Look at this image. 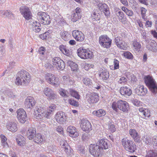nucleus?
Returning a JSON list of instances; mask_svg holds the SVG:
<instances>
[{
	"label": "nucleus",
	"mask_w": 157,
	"mask_h": 157,
	"mask_svg": "<svg viewBox=\"0 0 157 157\" xmlns=\"http://www.w3.org/2000/svg\"><path fill=\"white\" fill-rule=\"evenodd\" d=\"M44 109L41 107H37L34 109V117L37 119H41L44 112Z\"/></svg>",
	"instance_id": "nucleus-22"
},
{
	"label": "nucleus",
	"mask_w": 157,
	"mask_h": 157,
	"mask_svg": "<svg viewBox=\"0 0 157 157\" xmlns=\"http://www.w3.org/2000/svg\"><path fill=\"white\" fill-rule=\"evenodd\" d=\"M146 48L149 50L153 52L157 51V44L154 40L146 39Z\"/></svg>",
	"instance_id": "nucleus-12"
},
{
	"label": "nucleus",
	"mask_w": 157,
	"mask_h": 157,
	"mask_svg": "<svg viewBox=\"0 0 157 157\" xmlns=\"http://www.w3.org/2000/svg\"><path fill=\"white\" fill-rule=\"evenodd\" d=\"M55 118L56 121L60 124H63L66 120V116L64 113L61 111L58 112Z\"/></svg>",
	"instance_id": "nucleus-20"
},
{
	"label": "nucleus",
	"mask_w": 157,
	"mask_h": 157,
	"mask_svg": "<svg viewBox=\"0 0 157 157\" xmlns=\"http://www.w3.org/2000/svg\"><path fill=\"white\" fill-rule=\"evenodd\" d=\"M142 140L144 142L147 144H150L151 142V140L150 137L147 135H144L142 137Z\"/></svg>",
	"instance_id": "nucleus-42"
},
{
	"label": "nucleus",
	"mask_w": 157,
	"mask_h": 157,
	"mask_svg": "<svg viewBox=\"0 0 157 157\" xmlns=\"http://www.w3.org/2000/svg\"><path fill=\"white\" fill-rule=\"evenodd\" d=\"M120 92L123 95L130 96L132 94V90L129 87L122 86L120 88Z\"/></svg>",
	"instance_id": "nucleus-23"
},
{
	"label": "nucleus",
	"mask_w": 157,
	"mask_h": 157,
	"mask_svg": "<svg viewBox=\"0 0 157 157\" xmlns=\"http://www.w3.org/2000/svg\"><path fill=\"white\" fill-rule=\"evenodd\" d=\"M53 65L59 70H63L65 67L64 61L59 57H54L52 60Z\"/></svg>",
	"instance_id": "nucleus-8"
},
{
	"label": "nucleus",
	"mask_w": 157,
	"mask_h": 157,
	"mask_svg": "<svg viewBox=\"0 0 157 157\" xmlns=\"http://www.w3.org/2000/svg\"><path fill=\"white\" fill-rule=\"evenodd\" d=\"M0 14L11 19H13L14 17V15L10 10H1Z\"/></svg>",
	"instance_id": "nucleus-31"
},
{
	"label": "nucleus",
	"mask_w": 157,
	"mask_h": 157,
	"mask_svg": "<svg viewBox=\"0 0 157 157\" xmlns=\"http://www.w3.org/2000/svg\"><path fill=\"white\" fill-rule=\"evenodd\" d=\"M99 146L103 149H108L110 146L109 141L107 139H102L99 140Z\"/></svg>",
	"instance_id": "nucleus-26"
},
{
	"label": "nucleus",
	"mask_w": 157,
	"mask_h": 157,
	"mask_svg": "<svg viewBox=\"0 0 157 157\" xmlns=\"http://www.w3.org/2000/svg\"><path fill=\"white\" fill-rule=\"evenodd\" d=\"M145 83L151 91V94L155 95L157 93V84L152 76H145L144 78Z\"/></svg>",
	"instance_id": "nucleus-2"
},
{
	"label": "nucleus",
	"mask_w": 157,
	"mask_h": 157,
	"mask_svg": "<svg viewBox=\"0 0 157 157\" xmlns=\"http://www.w3.org/2000/svg\"><path fill=\"white\" fill-rule=\"evenodd\" d=\"M109 128L112 132H114L116 130L115 126L113 124H111L109 125Z\"/></svg>",
	"instance_id": "nucleus-63"
},
{
	"label": "nucleus",
	"mask_w": 157,
	"mask_h": 157,
	"mask_svg": "<svg viewBox=\"0 0 157 157\" xmlns=\"http://www.w3.org/2000/svg\"><path fill=\"white\" fill-rule=\"evenodd\" d=\"M36 129L33 127L30 128L27 132V135L28 138L30 140L33 139L36 135Z\"/></svg>",
	"instance_id": "nucleus-29"
},
{
	"label": "nucleus",
	"mask_w": 157,
	"mask_h": 157,
	"mask_svg": "<svg viewBox=\"0 0 157 157\" xmlns=\"http://www.w3.org/2000/svg\"><path fill=\"white\" fill-rule=\"evenodd\" d=\"M45 51V48L44 47H42L40 48L38 50V52L40 54L43 55Z\"/></svg>",
	"instance_id": "nucleus-59"
},
{
	"label": "nucleus",
	"mask_w": 157,
	"mask_h": 157,
	"mask_svg": "<svg viewBox=\"0 0 157 157\" xmlns=\"http://www.w3.org/2000/svg\"><path fill=\"white\" fill-rule=\"evenodd\" d=\"M83 83L86 85L89 86L92 83L91 80L89 78H86L82 80Z\"/></svg>",
	"instance_id": "nucleus-49"
},
{
	"label": "nucleus",
	"mask_w": 157,
	"mask_h": 157,
	"mask_svg": "<svg viewBox=\"0 0 157 157\" xmlns=\"http://www.w3.org/2000/svg\"><path fill=\"white\" fill-rule=\"evenodd\" d=\"M80 127L84 131H89L91 130V125L88 121L85 119H82L80 122Z\"/></svg>",
	"instance_id": "nucleus-15"
},
{
	"label": "nucleus",
	"mask_w": 157,
	"mask_h": 157,
	"mask_svg": "<svg viewBox=\"0 0 157 157\" xmlns=\"http://www.w3.org/2000/svg\"><path fill=\"white\" fill-rule=\"evenodd\" d=\"M67 91L63 89H61V90L60 91L59 93L63 97H67V95L66 94Z\"/></svg>",
	"instance_id": "nucleus-61"
},
{
	"label": "nucleus",
	"mask_w": 157,
	"mask_h": 157,
	"mask_svg": "<svg viewBox=\"0 0 157 157\" xmlns=\"http://www.w3.org/2000/svg\"><path fill=\"white\" fill-rule=\"evenodd\" d=\"M106 113V112L104 110L102 109L94 111L92 113L93 115L98 117H101L104 116L105 115Z\"/></svg>",
	"instance_id": "nucleus-32"
},
{
	"label": "nucleus",
	"mask_w": 157,
	"mask_h": 157,
	"mask_svg": "<svg viewBox=\"0 0 157 157\" xmlns=\"http://www.w3.org/2000/svg\"><path fill=\"white\" fill-rule=\"evenodd\" d=\"M55 75L52 73H47L45 76V78L47 82L51 84L53 82L52 79L54 78Z\"/></svg>",
	"instance_id": "nucleus-35"
},
{
	"label": "nucleus",
	"mask_w": 157,
	"mask_h": 157,
	"mask_svg": "<svg viewBox=\"0 0 157 157\" xmlns=\"http://www.w3.org/2000/svg\"><path fill=\"white\" fill-rule=\"evenodd\" d=\"M116 15L118 16L120 21L121 22L124 17L123 13L121 11H119L116 13Z\"/></svg>",
	"instance_id": "nucleus-53"
},
{
	"label": "nucleus",
	"mask_w": 157,
	"mask_h": 157,
	"mask_svg": "<svg viewBox=\"0 0 157 157\" xmlns=\"http://www.w3.org/2000/svg\"><path fill=\"white\" fill-rule=\"evenodd\" d=\"M99 76L103 80H106L109 77L108 72L106 70H103L99 74Z\"/></svg>",
	"instance_id": "nucleus-33"
},
{
	"label": "nucleus",
	"mask_w": 157,
	"mask_h": 157,
	"mask_svg": "<svg viewBox=\"0 0 157 157\" xmlns=\"http://www.w3.org/2000/svg\"><path fill=\"white\" fill-rule=\"evenodd\" d=\"M129 134L135 142L138 143L140 142V137L138 133L135 129L132 128L130 129Z\"/></svg>",
	"instance_id": "nucleus-21"
},
{
	"label": "nucleus",
	"mask_w": 157,
	"mask_h": 157,
	"mask_svg": "<svg viewBox=\"0 0 157 157\" xmlns=\"http://www.w3.org/2000/svg\"><path fill=\"white\" fill-rule=\"evenodd\" d=\"M78 54L81 58L83 59L90 58L93 55L92 52L90 51H87L83 48H80L78 49Z\"/></svg>",
	"instance_id": "nucleus-9"
},
{
	"label": "nucleus",
	"mask_w": 157,
	"mask_h": 157,
	"mask_svg": "<svg viewBox=\"0 0 157 157\" xmlns=\"http://www.w3.org/2000/svg\"><path fill=\"white\" fill-rule=\"evenodd\" d=\"M140 10L142 18L144 21H146L147 18L146 17V13L147 11V10L144 7L141 8Z\"/></svg>",
	"instance_id": "nucleus-45"
},
{
	"label": "nucleus",
	"mask_w": 157,
	"mask_h": 157,
	"mask_svg": "<svg viewBox=\"0 0 157 157\" xmlns=\"http://www.w3.org/2000/svg\"><path fill=\"white\" fill-rule=\"evenodd\" d=\"M34 142L37 144L42 142L44 139L42 136L40 134L38 133L35 135L33 139Z\"/></svg>",
	"instance_id": "nucleus-34"
},
{
	"label": "nucleus",
	"mask_w": 157,
	"mask_h": 157,
	"mask_svg": "<svg viewBox=\"0 0 157 157\" xmlns=\"http://www.w3.org/2000/svg\"><path fill=\"white\" fill-rule=\"evenodd\" d=\"M82 138L83 141H86L88 139V137L87 134L84 133L82 134Z\"/></svg>",
	"instance_id": "nucleus-64"
},
{
	"label": "nucleus",
	"mask_w": 157,
	"mask_h": 157,
	"mask_svg": "<svg viewBox=\"0 0 157 157\" xmlns=\"http://www.w3.org/2000/svg\"><path fill=\"white\" fill-rule=\"evenodd\" d=\"M67 130L69 133V136L71 137H75L78 136L79 135L75 128L74 126H70L68 127Z\"/></svg>",
	"instance_id": "nucleus-25"
},
{
	"label": "nucleus",
	"mask_w": 157,
	"mask_h": 157,
	"mask_svg": "<svg viewBox=\"0 0 157 157\" xmlns=\"http://www.w3.org/2000/svg\"><path fill=\"white\" fill-rule=\"evenodd\" d=\"M44 93L50 100L54 99L56 98V95L54 92L49 87L44 88Z\"/></svg>",
	"instance_id": "nucleus-19"
},
{
	"label": "nucleus",
	"mask_w": 157,
	"mask_h": 157,
	"mask_svg": "<svg viewBox=\"0 0 157 157\" xmlns=\"http://www.w3.org/2000/svg\"><path fill=\"white\" fill-rule=\"evenodd\" d=\"M97 6L99 10L103 12L105 16L107 17L109 16V8L106 4L99 2L97 4Z\"/></svg>",
	"instance_id": "nucleus-17"
},
{
	"label": "nucleus",
	"mask_w": 157,
	"mask_h": 157,
	"mask_svg": "<svg viewBox=\"0 0 157 157\" xmlns=\"http://www.w3.org/2000/svg\"><path fill=\"white\" fill-rule=\"evenodd\" d=\"M91 18L95 20H100V16L99 13L97 10H94V12L91 14Z\"/></svg>",
	"instance_id": "nucleus-37"
},
{
	"label": "nucleus",
	"mask_w": 157,
	"mask_h": 157,
	"mask_svg": "<svg viewBox=\"0 0 157 157\" xmlns=\"http://www.w3.org/2000/svg\"><path fill=\"white\" fill-rule=\"evenodd\" d=\"M70 92L72 96L75 97L77 99H79L80 96L78 94L77 92L73 90H70Z\"/></svg>",
	"instance_id": "nucleus-48"
},
{
	"label": "nucleus",
	"mask_w": 157,
	"mask_h": 157,
	"mask_svg": "<svg viewBox=\"0 0 157 157\" xmlns=\"http://www.w3.org/2000/svg\"><path fill=\"white\" fill-rule=\"evenodd\" d=\"M17 113L19 121L22 123H24L27 117L25 111L23 109H17Z\"/></svg>",
	"instance_id": "nucleus-11"
},
{
	"label": "nucleus",
	"mask_w": 157,
	"mask_h": 157,
	"mask_svg": "<svg viewBox=\"0 0 157 157\" xmlns=\"http://www.w3.org/2000/svg\"><path fill=\"white\" fill-rule=\"evenodd\" d=\"M114 69L116 70L119 68V61L116 59H114Z\"/></svg>",
	"instance_id": "nucleus-57"
},
{
	"label": "nucleus",
	"mask_w": 157,
	"mask_h": 157,
	"mask_svg": "<svg viewBox=\"0 0 157 157\" xmlns=\"http://www.w3.org/2000/svg\"><path fill=\"white\" fill-rule=\"evenodd\" d=\"M99 43L100 45L105 48H109L112 43V40L107 35H103L99 38Z\"/></svg>",
	"instance_id": "nucleus-7"
},
{
	"label": "nucleus",
	"mask_w": 157,
	"mask_h": 157,
	"mask_svg": "<svg viewBox=\"0 0 157 157\" xmlns=\"http://www.w3.org/2000/svg\"><path fill=\"white\" fill-rule=\"evenodd\" d=\"M127 78L124 77H121L118 81V83L124 84H125L127 82Z\"/></svg>",
	"instance_id": "nucleus-51"
},
{
	"label": "nucleus",
	"mask_w": 157,
	"mask_h": 157,
	"mask_svg": "<svg viewBox=\"0 0 157 157\" xmlns=\"http://www.w3.org/2000/svg\"><path fill=\"white\" fill-rule=\"evenodd\" d=\"M69 102L71 105L75 106H78V102L73 100L71 99H69Z\"/></svg>",
	"instance_id": "nucleus-56"
},
{
	"label": "nucleus",
	"mask_w": 157,
	"mask_h": 157,
	"mask_svg": "<svg viewBox=\"0 0 157 157\" xmlns=\"http://www.w3.org/2000/svg\"><path fill=\"white\" fill-rule=\"evenodd\" d=\"M157 153L154 151L148 150L146 151L145 157H157Z\"/></svg>",
	"instance_id": "nucleus-36"
},
{
	"label": "nucleus",
	"mask_w": 157,
	"mask_h": 157,
	"mask_svg": "<svg viewBox=\"0 0 157 157\" xmlns=\"http://www.w3.org/2000/svg\"><path fill=\"white\" fill-rule=\"evenodd\" d=\"M37 17L38 21L44 25H48L51 23L49 16L44 12H38Z\"/></svg>",
	"instance_id": "nucleus-5"
},
{
	"label": "nucleus",
	"mask_w": 157,
	"mask_h": 157,
	"mask_svg": "<svg viewBox=\"0 0 157 157\" xmlns=\"http://www.w3.org/2000/svg\"><path fill=\"white\" fill-rule=\"evenodd\" d=\"M89 150L90 153L94 157H101L102 154V149L99 145L94 144L89 146Z\"/></svg>",
	"instance_id": "nucleus-4"
},
{
	"label": "nucleus",
	"mask_w": 157,
	"mask_h": 157,
	"mask_svg": "<svg viewBox=\"0 0 157 157\" xmlns=\"http://www.w3.org/2000/svg\"><path fill=\"white\" fill-rule=\"evenodd\" d=\"M72 21L73 22H76L78 20L81 19L82 15L81 14H77V13H74L72 14Z\"/></svg>",
	"instance_id": "nucleus-39"
},
{
	"label": "nucleus",
	"mask_w": 157,
	"mask_h": 157,
	"mask_svg": "<svg viewBox=\"0 0 157 157\" xmlns=\"http://www.w3.org/2000/svg\"><path fill=\"white\" fill-rule=\"evenodd\" d=\"M60 35L62 38L65 40H67L69 36L68 33L66 31H61L60 33Z\"/></svg>",
	"instance_id": "nucleus-40"
},
{
	"label": "nucleus",
	"mask_w": 157,
	"mask_h": 157,
	"mask_svg": "<svg viewBox=\"0 0 157 157\" xmlns=\"http://www.w3.org/2000/svg\"><path fill=\"white\" fill-rule=\"evenodd\" d=\"M52 114L50 112V111H49L47 110V111L45 112L44 111L42 117L44 116V117L47 118H49L52 115Z\"/></svg>",
	"instance_id": "nucleus-50"
},
{
	"label": "nucleus",
	"mask_w": 157,
	"mask_h": 157,
	"mask_svg": "<svg viewBox=\"0 0 157 157\" xmlns=\"http://www.w3.org/2000/svg\"><path fill=\"white\" fill-rule=\"evenodd\" d=\"M133 45L135 51L138 52L140 51L141 46L140 43L136 41H133Z\"/></svg>",
	"instance_id": "nucleus-38"
},
{
	"label": "nucleus",
	"mask_w": 157,
	"mask_h": 157,
	"mask_svg": "<svg viewBox=\"0 0 157 157\" xmlns=\"http://www.w3.org/2000/svg\"><path fill=\"white\" fill-rule=\"evenodd\" d=\"M16 140L19 146H22L25 144V139L20 134L17 135Z\"/></svg>",
	"instance_id": "nucleus-28"
},
{
	"label": "nucleus",
	"mask_w": 157,
	"mask_h": 157,
	"mask_svg": "<svg viewBox=\"0 0 157 157\" xmlns=\"http://www.w3.org/2000/svg\"><path fill=\"white\" fill-rule=\"evenodd\" d=\"M32 28L35 32H40L41 29V25L40 22L36 21H34L32 24Z\"/></svg>",
	"instance_id": "nucleus-30"
},
{
	"label": "nucleus",
	"mask_w": 157,
	"mask_h": 157,
	"mask_svg": "<svg viewBox=\"0 0 157 157\" xmlns=\"http://www.w3.org/2000/svg\"><path fill=\"white\" fill-rule=\"evenodd\" d=\"M60 145L65 152L67 156H70L72 153L71 150L67 142L65 140H62L60 141Z\"/></svg>",
	"instance_id": "nucleus-13"
},
{
	"label": "nucleus",
	"mask_w": 157,
	"mask_h": 157,
	"mask_svg": "<svg viewBox=\"0 0 157 157\" xmlns=\"http://www.w3.org/2000/svg\"><path fill=\"white\" fill-rule=\"evenodd\" d=\"M121 143L122 145L126 150L131 152H133L135 151V146L132 141L126 138H124L122 140Z\"/></svg>",
	"instance_id": "nucleus-6"
},
{
	"label": "nucleus",
	"mask_w": 157,
	"mask_h": 157,
	"mask_svg": "<svg viewBox=\"0 0 157 157\" xmlns=\"http://www.w3.org/2000/svg\"><path fill=\"white\" fill-rule=\"evenodd\" d=\"M72 35L78 41H82L84 39V35L80 31L78 30H74L72 32Z\"/></svg>",
	"instance_id": "nucleus-16"
},
{
	"label": "nucleus",
	"mask_w": 157,
	"mask_h": 157,
	"mask_svg": "<svg viewBox=\"0 0 157 157\" xmlns=\"http://www.w3.org/2000/svg\"><path fill=\"white\" fill-rule=\"evenodd\" d=\"M6 127L8 130L12 132H15L17 130V125L14 122H8L6 124Z\"/></svg>",
	"instance_id": "nucleus-24"
},
{
	"label": "nucleus",
	"mask_w": 157,
	"mask_h": 157,
	"mask_svg": "<svg viewBox=\"0 0 157 157\" xmlns=\"http://www.w3.org/2000/svg\"><path fill=\"white\" fill-rule=\"evenodd\" d=\"M123 55L126 58L128 59H132L133 58V55L129 52H124Z\"/></svg>",
	"instance_id": "nucleus-47"
},
{
	"label": "nucleus",
	"mask_w": 157,
	"mask_h": 157,
	"mask_svg": "<svg viewBox=\"0 0 157 157\" xmlns=\"http://www.w3.org/2000/svg\"><path fill=\"white\" fill-rule=\"evenodd\" d=\"M136 93L140 95H144L147 93V89L142 85L138 86L136 89Z\"/></svg>",
	"instance_id": "nucleus-27"
},
{
	"label": "nucleus",
	"mask_w": 157,
	"mask_h": 157,
	"mask_svg": "<svg viewBox=\"0 0 157 157\" xmlns=\"http://www.w3.org/2000/svg\"><path fill=\"white\" fill-rule=\"evenodd\" d=\"M132 4V9L135 10H137L138 9V7L136 2L135 1H133Z\"/></svg>",
	"instance_id": "nucleus-62"
},
{
	"label": "nucleus",
	"mask_w": 157,
	"mask_h": 157,
	"mask_svg": "<svg viewBox=\"0 0 157 157\" xmlns=\"http://www.w3.org/2000/svg\"><path fill=\"white\" fill-rule=\"evenodd\" d=\"M152 143L154 145V147L157 150V136H154L153 137Z\"/></svg>",
	"instance_id": "nucleus-52"
},
{
	"label": "nucleus",
	"mask_w": 157,
	"mask_h": 157,
	"mask_svg": "<svg viewBox=\"0 0 157 157\" xmlns=\"http://www.w3.org/2000/svg\"><path fill=\"white\" fill-rule=\"evenodd\" d=\"M20 12L25 18L29 20L32 17V13L29 9L27 6L22 7L20 9Z\"/></svg>",
	"instance_id": "nucleus-10"
},
{
	"label": "nucleus",
	"mask_w": 157,
	"mask_h": 157,
	"mask_svg": "<svg viewBox=\"0 0 157 157\" xmlns=\"http://www.w3.org/2000/svg\"><path fill=\"white\" fill-rule=\"evenodd\" d=\"M144 117H149L150 116V114L149 112L148 111V110L146 109L144 110V111L143 113Z\"/></svg>",
	"instance_id": "nucleus-60"
},
{
	"label": "nucleus",
	"mask_w": 157,
	"mask_h": 157,
	"mask_svg": "<svg viewBox=\"0 0 157 157\" xmlns=\"http://www.w3.org/2000/svg\"><path fill=\"white\" fill-rule=\"evenodd\" d=\"M1 141L2 145L3 147L8 146V144L7 143V138L4 135H1L0 136Z\"/></svg>",
	"instance_id": "nucleus-41"
},
{
	"label": "nucleus",
	"mask_w": 157,
	"mask_h": 157,
	"mask_svg": "<svg viewBox=\"0 0 157 157\" xmlns=\"http://www.w3.org/2000/svg\"><path fill=\"white\" fill-rule=\"evenodd\" d=\"M112 108L116 112H117L118 109L124 112H127L129 109L128 104L126 101L122 100L117 102H114L112 104Z\"/></svg>",
	"instance_id": "nucleus-3"
},
{
	"label": "nucleus",
	"mask_w": 157,
	"mask_h": 157,
	"mask_svg": "<svg viewBox=\"0 0 157 157\" xmlns=\"http://www.w3.org/2000/svg\"><path fill=\"white\" fill-rule=\"evenodd\" d=\"M30 80V76L27 71L22 70L19 71L17 75L15 83L17 85H26Z\"/></svg>",
	"instance_id": "nucleus-1"
},
{
	"label": "nucleus",
	"mask_w": 157,
	"mask_h": 157,
	"mask_svg": "<svg viewBox=\"0 0 157 157\" xmlns=\"http://www.w3.org/2000/svg\"><path fill=\"white\" fill-rule=\"evenodd\" d=\"M52 82H52V83H51V84L55 86H57L59 85L60 84L59 78L56 77L55 75L54 76V78L52 79Z\"/></svg>",
	"instance_id": "nucleus-46"
},
{
	"label": "nucleus",
	"mask_w": 157,
	"mask_h": 157,
	"mask_svg": "<svg viewBox=\"0 0 157 157\" xmlns=\"http://www.w3.org/2000/svg\"><path fill=\"white\" fill-rule=\"evenodd\" d=\"M36 103V101L34 98L32 97L29 96L25 99V106L27 108L31 109Z\"/></svg>",
	"instance_id": "nucleus-18"
},
{
	"label": "nucleus",
	"mask_w": 157,
	"mask_h": 157,
	"mask_svg": "<svg viewBox=\"0 0 157 157\" xmlns=\"http://www.w3.org/2000/svg\"><path fill=\"white\" fill-rule=\"evenodd\" d=\"M117 46L121 49L126 50L127 48V44L124 41H121L120 43L118 44Z\"/></svg>",
	"instance_id": "nucleus-43"
},
{
	"label": "nucleus",
	"mask_w": 157,
	"mask_h": 157,
	"mask_svg": "<svg viewBox=\"0 0 157 157\" xmlns=\"http://www.w3.org/2000/svg\"><path fill=\"white\" fill-rule=\"evenodd\" d=\"M71 70L73 71H76L78 70V65L75 63H73V64L71 65Z\"/></svg>",
	"instance_id": "nucleus-58"
},
{
	"label": "nucleus",
	"mask_w": 157,
	"mask_h": 157,
	"mask_svg": "<svg viewBox=\"0 0 157 157\" xmlns=\"http://www.w3.org/2000/svg\"><path fill=\"white\" fill-rule=\"evenodd\" d=\"M131 101V102L136 106H140L142 105V103L136 99L132 98Z\"/></svg>",
	"instance_id": "nucleus-44"
},
{
	"label": "nucleus",
	"mask_w": 157,
	"mask_h": 157,
	"mask_svg": "<svg viewBox=\"0 0 157 157\" xmlns=\"http://www.w3.org/2000/svg\"><path fill=\"white\" fill-rule=\"evenodd\" d=\"M94 67V65L91 63H86L84 66V68L86 70H88L90 68H93Z\"/></svg>",
	"instance_id": "nucleus-55"
},
{
	"label": "nucleus",
	"mask_w": 157,
	"mask_h": 157,
	"mask_svg": "<svg viewBox=\"0 0 157 157\" xmlns=\"http://www.w3.org/2000/svg\"><path fill=\"white\" fill-rule=\"evenodd\" d=\"M87 101L90 104L96 103L99 100V97L96 93H92L86 95Z\"/></svg>",
	"instance_id": "nucleus-14"
},
{
	"label": "nucleus",
	"mask_w": 157,
	"mask_h": 157,
	"mask_svg": "<svg viewBox=\"0 0 157 157\" xmlns=\"http://www.w3.org/2000/svg\"><path fill=\"white\" fill-rule=\"evenodd\" d=\"M56 106L54 104L51 105L48 108L47 110L50 112L52 114V112L54 111L56 109Z\"/></svg>",
	"instance_id": "nucleus-54"
}]
</instances>
